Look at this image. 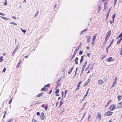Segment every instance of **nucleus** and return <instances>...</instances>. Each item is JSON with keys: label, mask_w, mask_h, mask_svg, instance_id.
Instances as JSON below:
<instances>
[{"label": "nucleus", "mask_w": 122, "mask_h": 122, "mask_svg": "<svg viewBox=\"0 0 122 122\" xmlns=\"http://www.w3.org/2000/svg\"><path fill=\"white\" fill-rule=\"evenodd\" d=\"M80 47V46H78V47L76 49H75V51L73 53V55L72 56L71 58V59L70 61H71L72 60L73 58L75 56L77 52V51L79 49V48Z\"/></svg>", "instance_id": "nucleus-1"}, {"label": "nucleus", "mask_w": 122, "mask_h": 122, "mask_svg": "<svg viewBox=\"0 0 122 122\" xmlns=\"http://www.w3.org/2000/svg\"><path fill=\"white\" fill-rule=\"evenodd\" d=\"M112 113L113 112H112L108 111L104 114V116H109L111 115Z\"/></svg>", "instance_id": "nucleus-2"}, {"label": "nucleus", "mask_w": 122, "mask_h": 122, "mask_svg": "<svg viewBox=\"0 0 122 122\" xmlns=\"http://www.w3.org/2000/svg\"><path fill=\"white\" fill-rule=\"evenodd\" d=\"M111 8L112 7H110L108 10V11L106 15V19H107L108 18L109 15L110 13Z\"/></svg>", "instance_id": "nucleus-3"}, {"label": "nucleus", "mask_w": 122, "mask_h": 122, "mask_svg": "<svg viewBox=\"0 0 122 122\" xmlns=\"http://www.w3.org/2000/svg\"><path fill=\"white\" fill-rule=\"evenodd\" d=\"M19 48V46L18 45L16 46L13 52L12 53V55H14V54L16 52L17 50L18 49V48Z\"/></svg>", "instance_id": "nucleus-4"}, {"label": "nucleus", "mask_w": 122, "mask_h": 122, "mask_svg": "<svg viewBox=\"0 0 122 122\" xmlns=\"http://www.w3.org/2000/svg\"><path fill=\"white\" fill-rule=\"evenodd\" d=\"M100 112H98L97 113V118H98V121H100L101 119V116L100 114H99V113H100Z\"/></svg>", "instance_id": "nucleus-5"}, {"label": "nucleus", "mask_w": 122, "mask_h": 122, "mask_svg": "<svg viewBox=\"0 0 122 122\" xmlns=\"http://www.w3.org/2000/svg\"><path fill=\"white\" fill-rule=\"evenodd\" d=\"M116 108V106L113 105H111L109 107V109L110 110L112 111L114 109Z\"/></svg>", "instance_id": "nucleus-6"}, {"label": "nucleus", "mask_w": 122, "mask_h": 122, "mask_svg": "<svg viewBox=\"0 0 122 122\" xmlns=\"http://www.w3.org/2000/svg\"><path fill=\"white\" fill-rule=\"evenodd\" d=\"M98 83L100 85L104 83L102 79L99 80L98 81Z\"/></svg>", "instance_id": "nucleus-7"}, {"label": "nucleus", "mask_w": 122, "mask_h": 122, "mask_svg": "<svg viewBox=\"0 0 122 122\" xmlns=\"http://www.w3.org/2000/svg\"><path fill=\"white\" fill-rule=\"evenodd\" d=\"M81 81H80L78 83V85L77 86V88L75 89V92H76V91L79 89L80 85L81 83Z\"/></svg>", "instance_id": "nucleus-8"}, {"label": "nucleus", "mask_w": 122, "mask_h": 122, "mask_svg": "<svg viewBox=\"0 0 122 122\" xmlns=\"http://www.w3.org/2000/svg\"><path fill=\"white\" fill-rule=\"evenodd\" d=\"M44 114L43 112H42L41 113L40 118L41 120H43L44 118Z\"/></svg>", "instance_id": "nucleus-9"}, {"label": "nucleus", "mask_w": 122, "mask_h": 122, "mask_svg": "<svg viewBox=\"0 0 122 122\" xmlns=\"http://www.w3.org/2000/svg\"><path fill=\"white\" fill-rule=\"evenodd\" d=\"M111 33V31L110 30H109V31L107 33L106 35V37L109 38L110 35Z\"/></svg>", "instance_id": "nucleus-10"}, {"label": "nucleus", "mask_w": 122, "mask_h": 122, "mask_svg": "<svg viewBox=\"0 0 122 122\" xmlns=\"http://www.w3.org/2000/svg\"><path fill=\"white\" fill-rule=\"evenodd\" d=\"M117 77H116L114 79V81L113 83L112 84V87H113L115 85V84L116 82V80H117Z\"/></svg>", "instance_id": "nucleus-11"}, {"label": "nucleus", "mask_w": 122, "mask_h": 122, "mask_svg": "<svg viewBox=\"0 0 122 122\" xmlns=\"http://www.w3.org/2000/svg\"><path fill=\"white\" fill-rule=\"evenodd\" d=\"M112 57H109L108 59H107L106 61H107L109 62L111 61H113V60H112Z\"/></svg>", "instance_id": "nucleus-12"}, {"label": "nucleus", "mask_w": 122, "mask_h": 122, "mask_svg": "<svg viewBox=\"0 0 122 122\" xmlns=\"http://www.w3.org/2000/svg\"><path fill=\"white\" fill-rule=\"evenodd\" d=\"M117 108L119 109H121L122 108V104L121 103V104H119L117 106Z\"/></svg>", "instance_id": "nucleus-13"}, {"label": "nucleus", "mask_w": 122, "mask_h": 122, "mask_svg": "<svg viewBox=\"0 0 122 122\" xmlns=\"http://www.w3.org/2000/svg\"><path fill=\"white\" fill-rule=\"evenodd\" d=\"M78 59L77 57H76V58L74 60L76 64H78L77 61Z\"/></svg>", "instance_id": "nucleus-14"}, {"label": "nucleus", "mask_w": 122, "mask_h": 122, "mask_svg": "<svg viewBox=\"0 0 122 122\" xmlns=\"http://www.w3.org/2000/svg\"><path fill=\"white\" fill-rule=\"evenodd\" d=\"M74 67L73 66L72 67H71V69H70V71H68V74H70L71 73L73 68H74Z\"/></svg>", "instance_id": "nucleus-15"}, {"label": "nucleus", "mask_w": 122, "mask_h": 122, "mask_svg": "<svg viewBox=\"0 0 122 122\" xmlns=\"http://www.w3.org/2000/svg\"><path fill=\"white\" fill-rule=\"evenodd\" d=\"M119 38H122V32H121V33L116 38V39H117Z\"/></svg>", "instance_id": "nucleus-16"}, {"label": "nucleus", "mask_w": 122, "mask_h": 122, "mask_svg": "<svg viewBox=\"0 0 122 122\" xmlns=\"http://www.w3.org/2000/svg\"><path fill=\"white\" fill-rule=\"evenodd\" d=\"M87 61H86L84 64H83V66L82 68H85L86 65L87 63Z\"/></svg>", "instance_id": "nucleus-17"}, {"label": "nucleus", "mask_w": 122, "mask_h": 122, "mask_svg": "<svg viewBox=\"0 0 122 122\" xmlns=\"http://www.w3.org/2000/svg\"><path fill=\"white\" fill-rule=\"evenodd\" d=\"M122 38H120L119 40L118 41H117V45L119 44L120 42H121L122 40Z\"/></svg>", "instance_id": "nucleus-18"}, {"label": "nucleus", "mask_w": 122, "mask_h": 122, "mask_svg": "<svg viewBox=\"0 0 122 122\" xmlns=\"http://www.w3.org/2000/svg\"><path fill=\"white\" fill-rule=\"evenodd\" d=\"M43 94V93H40L37 95V97H39L42 96Z\"/></svg>", "instance_id": "nucleus-19"}, {"label": "nucleus", "mask_w": 122, "mask_h": 122, "mask_svg": "<svg viewBox=\"0 0 122 122\" xmlns=\"http://www.w3.org/2000/svg\"><path fill=\"white\" fill-rule=\"evenodd\" d=\"M22 61H20L19 62L18 64L16 66L17 68H18L20 66V64L21 63Z\"/></svg>", "instance_id": "nucleus-20"}, {"label": "nucleus", "mask_w": 122, "mask_h": 122, "mask_svg": "<svg viewBox=\"0 0 122 122\" xmlns=\"http://www.w3.org/2000/svg\"><path fill=\"white\" fill-rule=\"evenodd\" d=\"M101 9V7L100 5L99 4L98 5V13H99V12L100 11Z\"/></svg>", "instance_id": "nucleus-21"}, {"label": "nucleus", "mask_w": 122, "mask_h": 122, "mask_svg": "<svg viewBox=\"0 0 122 122\" xmlns=\"http://www.w3.org/2000/svg\"><path fill=\"white\" fill-rule=\"evenodd\" d=\"M88 38H87V42L89 43L90 42L89 39H90L91 36H87Z\"/></svg>", "instance_id": "nucleus-22"}, {"label": "nucleus", "mask_w": 122, "mask_h": 122, "mask_svg": "<svg viewBox=\"0 0 122 122\" xmlns=\"http://www.w3.org/2000/svg\"><path fill=\"white\" fill-rule=\"evenodd\" d=\"M111 46L110 45H109L106 48V50L107 51V52L108 50L109 49V48Z\"/></svg>", "instance_id": "nucleus-23"}, {"label": "nucleus", "mask_w": 122, "mask_h": 122, "mask_svg": "<svg viewBox=\"0 0 122 122\" xmlns=\"http://www.w3.org/2000/svg\"><path fill=\"white\" fill-rule=\"evenodd\" d=\"M48 107V105L47 104H46L44 108V109L45 111H46L47 110Z\"/></svg>", "instance_id": "nucleus-24"}, {"label": "nucleus", "mask_w": 122, "mask_h": 122, "mask_svg": "<svg viewBox=\"0 0 122 122\" xmlns=\"http://www.w3.org/2000/svg\"><path fill=\"white\" fill-rule=\"evenodd\" d=\"M85 56L84 55H83L81 57V58L80 60V63H81L83 60V57Z\"/></svg>", "instance_id": "nucleus-25"}, {"label": "nucleus", "mask_w": 122, "mask_h": 122, "mask_svg": "<svg viewBox=\"0 0 122 122\" xmlns=\"http://www.w3.org/2000/svg\"><path fill=\"white\" fill-rule=\"evenodd\" d=\"M121 96H119L117 97V98L118 99V101H120L121 99Z\"/></svg>", "instance_id": "nucleus-26"}, {"label": "nucleus", "mask_w": 122, "mask_h": 122, "mask_svg": "<svg viewBox=\"0 0 122 122\" xmlns=\"http://www.w3.org/2000/svg\"><path fill=\"white\" fill-rule=\"evenodd\" d=\"M86 114V112H84L83 115V116H82L81 118V120H82L83 119L84 117Z\"/></svg>", "instance_id": "nucleus-27"}, {"label": "nucleus", "mask_w": 122, "mask_h": 122, "mask_svg": "<svg viewBox=\"0 0 122 122\" xmlns=\"http://www.w3.org/2000/svg\"><path fill=\"white\" fill-rule=\"evenodd\" d=\"M0 17L3 18L4 19L6 20H8V18L5 17H3L1 16H0Z\"/></svg>", "instance_id": "nucleus-28"}, {"label": "nucleus", "mask_w": 122, "mask_h": 122, "mask_svg": "<svg viewBox=\"0 0 122 122\" xmlns=\"http://www.w3.org/2000/svg\"><path fill=\"white\" fill-rule=\"evenodd\" d=\"M62 77H61L60 78L56 81V83H58L61 80Z\"/></svg>", "instance_id": "nucleus-29"}, {"label": "nucleus", "mask_w": 122, "mask_h": 122, "mask_svg": "<svg viewBox=\"0 0 122 122\" xmlns=\"http://www.w3.org/2000/svg\"><path fill=\"white\" fill-rule=\"evenodd\" d=\"M59 89H57L56 90L55 93L56 94H57L59 93Z\"/></svg>", "instance_id": "nucleus-30"}, {"label": "nucleus", "mask_w": 122, "mask_h": 122, "mask_svg": "<svg viewBox=\"0 0 122 122\" xmlns=\"http://www.w3.org/2000/svg\"><path fill=\"white\" fill-rule=\"evenodd\" d=\"M46 88L45 87L41 88V91H44L46 90Z\"/></svg>", "instance_id": "nucleus-31"}, {"label": "nucleus", "mask_w": 122, "mask_h": 122, "mask_svg": "<svg viewBox=\"0 0 122 122\" xmlns=\"http://www.w3.org/2000/svg\"><path fill=\"white\" fill-rule=\"evenodd\" d=\"M106 3H104V9H107V5H105V4H106Z\"/></svg>", "instance_id": "nucleus-32"}, {"label": "nucleus", "mask_w": 122, "mask_h": 122, "mask_svg": "<svg viewBox=\"0 0 122 122\" xmlns=\"http://www.w3.org/2000/svg\"><path fill=\"white\" fill-rule=\"evenodd\" d=\"M39 12L38 11H37L36 13L34 15V17H36L38 15V14L39 13Z\"/></svg>", "instance_id": "nucleus-33"}, {"label": "nucleus", "mask_w": 122, "mask_h": 122, "mask_svg": "<svg viewBox=\"0 0 122 122\" xmlns=\"http://www.w3.org/2000/svg\"><path fill=\"white\" fill-rule=\"evenodd\" d=\"M21 30H22V31L24 33H25L26 31V30H24L22 29L21 28Z\"/></svg>", "instance_id": "nucleus-34"}, {"label": "nucleus", "mask_w": 122, "mask_h": 122, "mask_svg": "<svg viewBox=\"0 0 122 122\" xmlns=\"http://www.w3.org/2000/svg\"><path fill=\"white\" fill-rule=\"evenodd\" d=\"M63 103V102L62 101H61L59 105V107H60L61 106L62 104Z\"/></svg>", "instance_id": "nucleus-35"}, {"label": "nucleus", "mask_w": 122, "mask_h": 122, "mask_svg": "<svg viewBox=\"0 0 122 122\" xmlns=\"http://www.w3.org/2000/svg\"><path fill=\"white\" fill-rule=\"evenodd\" d=\"M10 23L11 24H13L16 25H17V24L16 23L14 22H10Z\"/></svg>", "instance_id": "nucleus-36"}, {"label": "nucleus", "mask_w": 122, "mask_h": 122, "mask_svg": "<svg viewBox=\"0 0 122 122\" xmlns=\"http://www.w3.org/2000/svg\"><path fill=\"white\" fill-rule=\"evenodd\" d=\"M115 13L114 14L112 15V19H113V21H114V19L115 17Z\"/></svg>", "instance_id": "nucleus-37"}, {"label": "nucleus", "mask_w": 122, "mask_h": 122, "mask_svg": "<svg viewBox=\"0 0 122 122\" xmlns=\"http://www.w3.org/2000/svg\"><path fill=\"white\" fill-rule=\"evenodd\" d=\"M114 39H112L111 41V42L110 43L109 45H110L111 46L112 44L113 43V41H114Z\"/></svg>", "instance_id": "nucleus-38"}, {"label": "nucleus", "mask_w": 122, "mask_h": 122, "mask_svg": "<svg viewBox=\"0 0 122 122\" xmlns=\"http://www.w3.org/2000/svg\"><path fill=\"white\" fill-rule=\"evenodd\" d=\"M103 79L104 80V81L105 82L107 80V78L106 77H104L103 78Z\"/></svg>", "instance_id": "nucleus-39"}, {"label": "nucleus", "mask_w": 122, "mask_h": 122, "mask_svg": "<svg viewBox=\"0 0 122 122\" xmlns=\"http://www.w3.org/2000/svg\"><path fill=\"white\" fill-rule=\"evenodd\" d=\"M3 57L2 56L0 57V62H1L3 61Z\"/></svg>", "instance_id": "nucleus-40"}, {"label": "nucleus", "mask_w": 122, "mask_h": 122, "mask_svg": "<svg viewBox=\"0 0 122 122\" xmlns=\"http://www.w3.org/2000/svg\"><path fill=\"white\" fill-rule=\"evenodd\" d=\"M89 88L86 92V94L85 95L86 96H87V95L88 94V91H89Z\"/></svg>", "instance_id": "nucleus-41"}, {"label": "nucleus", "mask_w": 122, "mask_h": 122, "mask_svg": "<svg viewBox=\"0 0 122 122\" xmlns=\"http://www.w3.org/2000/svg\"><path fill=\"white\" fill-rule=\"evenodd\" d=\"M50 86V85L49 84H47V85H45L44 86L45 87H49Z\"/></svg>", "instance_id": "nucleus-42"}, {"label": "nucleus", "mask_w": 122, "mask_h": 122, "mask_svg": "<svg viewBox=\"0 0 122 122\" xmlns=\"http://www.w3.org/2000/svg\"><path fill=\"white\" fill-rule=\"evenodd\" d=\"M96 39V37H95V36H93V38L92 39V41H95V40Z\"/></svg>", "instance_id": "nucleus-43"}, {"label": "nucleus", "mask_w": 122, "mask_h": 122, "mask_svg": "<svg viewBox=\"0 0 122 122\" xmlns=\"http://www.w3.org/2000/svg\"><path fill=\"white\" fill-rule=\"evenodd\" d=\"M105 57V55H103L102 56L101 58V60H102L104 57Z\"/></svg>", "instance_id": "nucleus-44"}, {"label": "nucleus", "mask_w": 122, "mask_h": 122, "mask_svg": "<svg viewBox=\"0 0 122 122\" xmlns=\"http://www.w3.org/2000/svg\"><path fill=\"white\" fill-rule=\"evenodd\" d=\"M86 96L85 95L84 96V97H83V99H82V100L81 101V102H82L83 100L86 97Z\"/></svg>", "instance_id": "nucleus-45"}, {"label": "nucleus", "mask_w": 122, "mask_h": 122, "mask_svg": "<svg viewBox=\"0 0 122 122\" xmlns=\"http://www.w3.org/2000/svg\"><path fill=\"white\" fill-rule=\"evenodd\" d=\"M84 68H82V69L81 72V75L83 73V72L84 71Z\"/></svg>", "instance_id": "nucleus-46"}, {"label": "nucleus", "mask_w": 122, "mask_h": 122, "mask_svg": "<svg viewBox=\"0 0 122 122\" xmlns=\"http://www.w3.org/2000/svg\"><path fill=\"white\" fill-rule=\"evenodd\" d=\"M82 52H83V51H79V55H81V54H82Z\"/></svg>", "instance_id": "nucleus-47"}, {"label": "nucleus", "mask_w": 122, "mask_h": 122, "mask_svg": "<svg viewBox=\"0 0 122 122\" xmlns=\"http://www.w3.org/2000/svg\"><path fill=\"white\" fill-rule=\"evenodd\" d=\"M68 92V91L67 90H65V91L64 94H66L67 92Z\"/></svg>", "instance_id": "nucleus-48"}, {"label": "nucleus", "mask_w": 122, "mask_h": 122, "mask_svg": "<svg viewBox=\"0 0 122 122\" xmlns=\"http://www.w3.org/2000/svg\"><path fill=\"white\" fill-rule=\"evenodd\" d=\"M6 69L5 68H4L2 72H5V71H6Z\"/></svg>", "instance_id": "nucleus-49"}, {"label": "nucleus", "mask_w": 122, "mask_h": 122, "mask_svg": "<svg viewBox=\"0 0 122 122\" xmlns=\"http://www.w3.org/2000/svg\"><path fill=\"white\" fill-rule=\"evenodd\" d=\"M120 54L121 55H122V48H121Z\"/></svg>", "instance_id": "nucleus-50"}, {"label": "nucleus", "mask_w": 122, "mask_h": 122, "mask_svg": "<svg viewBox=\"0 0 122 122\" xmlns=\"http://www.w3.org/2000/svg\"><path fill=\"white\" fill-rule=\"evenodd\" d=\"M94 66V64H93V65H92V67L90 68V70H91L93 68V66Z\"/></svg>", "instance_id": "nucleus-51"}, {"label": "nucleus", "mask_w": 122, "mask_h": 122, "mask_svg": "<svg viewBox=\"0 0 122 122\" xmlns=\"http://www.w3.org/2000/svg\"><path fill=\"white\" fill-rule=\"evenodd\" d=\"M37 121H36V120L34 119H33L32 120V122H37Z\"/></svg>", "instance_id": "nucleus-52"}, {"label": "nucleus", "mask_w": 122, "mask_h": 122, "mask_svg": "<svg viewBox=\"0 0 122 122\" xmlns=\"http://www.w3.org/2000/svg\"><path fill=\"white\" fill-rule=\"evenodd\" d=\"M107 43V41H104L103 43V45H105Z\"/></svg>", "instance_id": "nucleus-53"}, {"label": "nucleus", "mask_w": 122, "mask_h": 122, "mask_svg": "<svg viewBox=\"0 0 122 122\" xmlns=\"http://www.w3.org/2000/svg\"><path fill=\"white\" fill-rule=\"evenodd\" d=\"M12 98H11L10 101L9 103V104H10L12 102Z\"/></svg>", "instance_id": "nucleus-54"}, {"label": "nucleus", "mask_w": 122, "mask_h": 122, "mask_svg": "<svg viewBox=\"0 0 122 122\" xmlns=\"http://www.w3.org/2000/svg\"><path fill=\"white\" fill-rule=\"evenodd\" d=\"M108 38V37H106L105 38V41H107Z\"/></svg>", "instance_id": "nucleus-55"}, {"label": "nucleus", "mask_w": 122, "mask_h": 122, "mask_svg": "<svg viewBox=\"0 0 122 122\" xmlns=\"http://www.w3.org/2000/svg\"><path fill=\"white\" fill-rule=\"evenodd\" d=\"M86 103H87V102H86L84 103V105H83V108L85 106L86 104Z\"/></svg>", "instance_id": "nucleus-56"}, {"label": "nucleus", "mask_w": 122, "mask_h": 122, "mask_svg": "<svg viewBox=\"0 0 122 122\" xmlns=\"http://www.w3.org/2000/svg\"><path fill=\"white\" fill-rule=\"evenodd\" d=\"M61 95H62V97H63L64 96V92L63 91H62L61 92Z\"/></svg>", "instance_id": "nucleus-57"}, {"label": "nucleus", "mask_w": 122, "mask_h": 122, "mask_svg": "<svg viewBox=\"0 0 122 122\" xmlns=\"http://www.w3.org/2000/svg\"><path fill=\"white\" fill-rule=\"evenodd\" d=\"M36 114H37V115L38 116L40 115V112H37Z\"/></svg>", "instance_id": "nucleus-58"}, {"label": "nucleus", "mask_w": 122, "mask_h": 122, "mask_svg": "<svg viewBox=\"0 0 122 122\" xmlns=\"http://www.w3.org/2000/svg\"><path fill=\"white\" fill-rule=\"evenodd\" d=\"M4 5H7V1L6 0H5V2L4 3Z\"/></svg>", "instance_id": "nucleus-59"}, {"label": "nucleus", "mask_w": 122, "mask_h": 122, "mask_svg": "<svg viewBox=\"0 0 122 122\" xmlns=\"http://www.w3.org/2000/svg\"><path fill=\"white\" fill-rule=\"evenodd\" d=\"M64 111H65V109L63 108V110L61 112V113H60V114H61V113H62L63 112H64Z\"/></svg>", "instance_id": "nucleus-60"}, {"label": "nucleus", "mask_w": 122, "mask_h": 122, "mask_svg": "<svg viewBox=\"0 0 122 122\" xmlns=\"http://www.w3.org/2000/svg\"><path fill=\"white\" fill-rule=\"evenodd\" d=\"M0 15L4 16L5 15V14L2 13H0Z\"/></svg>", "instance_id": "nucleus-61"}, {"label": "nucleus", "mask_w": 122, "mask_h": 122, "mask_svg": "<svg viewBox=\"0 0 122 122\" xmlns=\"http://www.w3.org/2000/svg\"><path fill=\"white\" fill-rule=\"evenodd\" d=\"M104 47H105V45H102L101 46V47L102 48V49H103Z\"/></svg>", "instance_id": "nucleus-62"}, {"label": "nucleus", "mask_w": 122, "mask_h": 122, "mask_svg": "<svg viewBox=\"0 0 122 122\" xmlns=\"http://www.w3.org/2000/svg\"><path fill=\"white\" fill-rule=\"evenodd\" d=\"M94 41H92V45L93 46L94 45Z\"/></svg>", "instance_id": "nucleus-63"}, {"label": "nucleus", "mask_w": 122, "mask_h": 122, "mask_svg": "<svg viewBox=\"0 0 122 122\" xmlns=\"http://www.w3.org/2000/svg\"><path fill=\"white\" fill-rule=\"evenodd\" d=\"M88 84V82H86L85 84L84 85V86H86V85Z\"/></svg>", "instance_id": "nucleus-64"}]
</instances>
